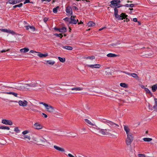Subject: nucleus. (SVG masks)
Returning <instances> with one entry per match:
<instances>
[{
  "mask_svg": "<svg viewBox=\"0 0 157 157\" xmlns=\"http://www.w3.org/2000/svg\"><path fill=\"white\" fill-rule=\"evenodd\" d=\"M97 130H98L99 133L103 135H108L109 136H112L114 138H116L118 136V134L116 133V135L112 134L109 132L111 131L109 129H102L98 128H97Z\"/></svg>",
  "mask_w": 157,
  "mask_h": 157,
  "instance_id": "obj_1",
  "label": "nucleus"
},
{
  "mask_svg": "<svg viewBox=\"0 0 157 157\" xmlns=\"http://www.w3.org/2000/svg\"><path fill=\"white\" fill-rule=\"evenodd\" d=\"M114 15L116 19L118 20H122L128 16L124 13H122L120 15L118 14V10L116 7L114 9Z\"/></svg>",
  "mask_w": 157,
  "mask_h": 157,
  "instance_id": "obj_2",
  "label": "nucleus"
},
{
  "mask_svg": "<svg viewBox=\"0 0 157 157\" xmlns=\"http://www.w3.org/2000/svg\"><path fill=\"white\" fill-rule=\"evenodd\" d=\"M133 138L134 136L132 133L127 135L126 143L127 145H131V144L133 140Z\"/></svg>",
  "mask_w": 157,
  "mask_h": 157,
  "instance_id": "obj_3",
  "label": "nucleus"
},
{
  "mask_svg": "<svg viewBox=\"0 0 157 157\" xmlns=\"http://www.w3.org/2000/svg\"><path fill=\"white\" fill-rule=\"evenodd\" d=\"M120 2L121 1L120 0H112L110 2L111 5H112L113 6L116 7L117 8H119L123 6L122 5L119 4Z\"/></svg>",
  "mask_w": 157,
  "mask_h": 157,
  "instance_id": "obj_4",
  "label": "nucleus"
},
{
  "mask_svg": "<svg viewBox=\"0 0 157 157\" xmlns=\"http://www.w3.org/2000/svg\"><path fill=\"white\" fill-rule=\"evenodd\" d=\"M0 89L1 90L3 91L2 92H1V93L7 94V93H6L10 92L9 91L10 89V88L7 86H2L0 87Z\"/></svg>",
  "mask_w": 157,
  "mask_h": 157,
  "instance_id": "obj_5",
  "label": "nucleus"
},
{
  "mask_svg": "<svg viewBox=\"0 0 157 157\" xmlns=\"http://www.w3.org/2000/svg\"><path fill=\"white\" fill-rule=\"evenodd\" d=\"M102 122L104 123H105V124H108V125H109V126H112L114 127H116V126H117V127L119 126V125L118 124H117L116 123H115L111 121H109V120L103 121Z\"/></svg>",
  "mask_w": 157,
  "mask_h": 157,
  "instance_id": "obj_6",
  "label": "nucleus"
},
{
  "mask_svg": "<svg viewBox=\"0 0 157 157\" xmlns=\"http://www.w3.org/2000/svg\"><path fill=\"white\" fill-rule=\"evenodd\" d=\"M36 82H32L29 84H25V88L26 89L29 90L30 87H34L36 86Z\"/></svg>",
  "mask_w": 157,
  "mask_h": 157,
  "instance_id": "obj_7",
  "label": "nucleus"
},
{
  "mask_svg": "<svg viewBox=\"0 0 157 157\" xmlns=\"http://www.w3.org/2000/svg\"><path fill=\"white\" fill-rule=\"evenodd\" d=\"M16 87L17 89L20 90L26 89L25 88V84H23L21 83H18L16 84Z\"/></svg>",
  "mask_w": 157,
  "mask_h": 157,
  "instance_id": "obj_8",
  "label": "nucleus"
},
{
  "mask_svg": "<svg viewBox=\"0 0 157 157\" xmlns=\"http://www.w3.org/2000/svg\"><path fill=\"white\" fill-rule=\"evenodd\" d=\"M18 103L20 106L24 107L26 106L28 103V102L25 100L23 101L20 100L18 101Z\"/></svg>",
  "mask_w": 157,
  "mask_h": 157,
  "instance_id": "obj_9",
  "label": "nucleus"
},
{
  "mask_svg": "<svg viewBox=\"0 0 157 157\" xmlns=\"http://www.w3.org/2000/svg\"><path fill=\"white\" fill-rule=\"evenodd\" d=\"M47 110L50 113H52L54 111V108L52 106L48 104L45 107Z\"/></svg>",
  "mask_w": 157,
  "mask_h": 157,
  "instance_id": "obj_10",
  "label": "nucleus"
},
{
  "mask_svg": "<svg viewBox=\"0 0 157 157\" xmlns=\"http://www.w3.org/2000/svg\"><path fill=\"white\" fill-rule=\"evenodd\" d=\"M2 123L6 125H12L13 124V122L10 120L3 119L2 120Z\"/></svg>",
  "mask_w": 157,
  "mask_h": 157,
  "instance_id": "obj_11",
  "label": "nucleus"
},
{
  "mask_svg": "<svg viewBox=\"0 0 157 157\" xmlns=\"http://www.w3.org/2000/svg\"><path fill=\"white\" fill-rule=\"evenodd\" d=\"M34 128L36 129H40L42 128L43 126L39 123H36L34 124Z\"/></svg>",
  "mask_w": 157,
  "mask_h": 157,
  "instance_id": "obj_12",
  "label": "nucleus"
},
{
  "mask_svg": "<svg viewBox=\"0 0 157 157\" xmlns=\"http://www.w3.org/2000/svg\"><path fill=\"white\" fill-rule=\"evenodd\" d=\"M75 17L71 16V17L70 19L71 20L69 21L70 24H76L77 23V22L78 21V20H75Z\"/></svg>",
  "mask_w": 157,
  "mask_h": 157,
  "instance_id": "obj_13",
  "label": "nucleus"
},
{
  "mask_svg": "<svg viewBox=\"0 0 157 157\" xmlns=\"http://www.w3.org/2000/svg\"><path fill=\"white\" fill-rule=\"evenodd\" d=\"M87 67H90L92 68H99L101 67V65L100 64H95L94 65H87Z\"/></svg>",
  "mask_w": 157,
  "mask_h": 157,
  "instance_id": "obj_14",
  "label": "nucleus"
},
{
  "mask_svg": "<svg viewBox=\"0 0 157 157\" xmlns=\"http://www.w3.org/2000/svg\"><path fill=\"white\" fill-rule=\"evenodd\" d=\"M124 130L126 132V135L132 133L130 132V129L128 126L125 125H124Z\"/></svg>",
  "mask_w": 157,
  "mask_h": 157,
  "instance_id": "obj_15",
  "label": "nucleus"
},
{
  "mask_svg": "<svg viewBox=\"0 0 157 157\" xmlns=\"http://www.w3.org/2000/svg\"><path fill=\"white\" fill-rule=\"evenodd\" d=\"M66 11L67 14L69 16L71 15L72 14V9L70 7H68L67 8Z\"/></svg>",
  "mask_w": 157,
  "mask_h": 157,
  "instance_id": "obj_16",
  "label": "nucleus"
},
{
  "mask_svg": "<svg viewBox=\"0 0 157 157\" xmlns=\"http://www.w3.org/2000/svg\"><path fill=\"white\" fill-rule=\"evenodd\" d=\"M54 147L55 149H56V150L59 151L61 152H64L65 151V150L63 148L60 147L58 146H57L56 145H54Z\"/></svg>",
  "mask_w": 157,
  "mask_h": 157,
  "instance_id": "obj_17",
  "label": "nucleus"
},
{
  "mask_svg": "<svg viewBox=\"0 0 157 157\" xmlns=\"http://www.w3.org/2000/svg\"><path fill=\"white\" fill-rule=\"evenodd\" d=\"M1 30H2V31L6 32V33H11L12 34H15V32L13 31L8 30L6 29H1Z\"/></svg>",
  "mask_w": 157,
  "mask_h": 157,
  "instance_id": "obj_18",
  "label": "nucleus"
},
{
  "mask_svg": "<svg viewBox=\"0 0 157 157\" xmlns=\"http://www.w3.org/2000/svg\"><path fill=\"white\" fill-rule=\"evenodd\" d=\"M38 53L37 55L40 57H46L48 56V53L46 54H42L41 53L38 52Z\"/></svg>",
  "mask_w": 157,
  "mask_h": 157,
  "instance_id": "obj_19",
  "label": "nucleus"
},
{
  "mask_svg": "<svg viewBox=\"0 0 157 157\" xmlns=\"http://www.w3.org/2000/svg\"><path fill=\"white\" fill-rule=\"evenodd\" d=\"M55 62L54 61L51 60H49L46 61V63L45 64L46 65L49 64L50 65H53L55 63Z\"/></svg>",
  "mask_w": 157,
  "mask_h": 157,
  "instance_id": "obj_20",
  "label": "nucleus"
},
{
  "mask_svg": "<svg viewBox=\"0 0 157 157\" xmlns=\"http://www.w3.org/2000/svg\"><path fill=\"white\" fill-rule=\"evenodd\" d=\"M20 52H21L26 53L28 52L29 51V48H25L20 49Z\"/></svg>",
  "mask_w": 157,
  "mask_h": 157,
  "instance_id": "obj_21",
  "label": "nucleus"
},
{
  "mask_svg": "<svg viewBox=\"0 0 157 157\" xmlns=\"http://www.w3.org/2000/svg\"><path fill=\"white\" fill-rule=\"evenodd\" d=\"M72 90H75V91H80L83 90V88L80 87H75L71 89Z\"/></svg>",
  "mask_w": 157,
  "mask_h": 157,
  "instance_id": "obj_22",
  "label": "nucleus"
},
{
  "mask_svg": "<svg viewBox=\"0 0 157 157\" xmlns=\"http://www.w3.org/2000/svg\"><path fill=\"white\" fill-rule=\"evenodd\" d=\"M152 91L153 92H155L157 90V84L154 85L151 87Z\"/></svg>",
  "mask_w": 157,
  "mask_h": 157,
  "instance_id": "obj_23",
  "label": "nucleus"
},
{
  "mask_svg": "<svg viewBox=\"0 0 157 157\" xmlns=\"http://www.w3.org/2000/svg\"><path fill=\"white\" fill-rule=\"evenodd\" d=\"M87 25L88 27H92L94 26L95 25V23L93 22L92 21H90L88 22Z\"/></svg>",
  "mask_w": 157,
  "mask_h": 157,
  "instance_id": "obj_24",
  "label": "nucleus"
},
{
  "mask_svg": "<svg viewBox=\"0 0 157 157\" xmlns=\"http://www.w3.org/2000/svg\"><path fill=\"white\" fill-rule=\"evenodd\" d=\"M130 76H132L133 77L136 78L137 79L139 78V77L135 73H131Z\"/></svg>",
  "mask_w": 157,
  "mask_h": 157,
  "instance_id": "obj_25",
  "label": "nucleus"
},
{
  "mask_svg": "<svg viewBox=\"0 0 157 157\" xmlns=\"http://www.w3.org/2000/svg\"><path fill=\"white\" fill-rule=\"evenodd\" d=\"M63 48L64 49H65L69 50H71L73 49V48L72 47L70 46H63Z\"/></svg>",
  "mask_w": 157,
  "mask_h": 157,
  "instance_id": "obj_26",
  "label": "nucleus"
},
{
  "mask_svg": "<svg viewBox=\"0 0 157 157\" xmlns=\"http://www.w3.org/2000/svg\"><path fill=\"white\" fill-rule=\"evenodd\" d=\"M154 100L155 102V105L153 106V108L157 112V98H155Z\"/></svg>",
  "mask_w": 157,
  "mask_h": 157,
  "instance_id": "obj_27",
  "label": "nucleus"
},
{
  "mask_svg": "<svg viewBox=\"0 0 157 157\" xmlns=\"http://www.w3.org/2000/svg\"><path fill=\"white\" fill-rule=\"evenodd\" d=\"M117 56V55L116 54H113V53H111L108 54L107 55V56H108V57H116Z\"/></svg>",
  "mask_w": 157,
  "mask_h": 157,
  "instance_id": "obj_28",
  "label": "nucleus"
},
{
  "mask_svg": "<svg viewBox=\"0 0 157 157\" xmlns=\"http://www.w3.org/2000/svg\"><path fill=\"white\" fill-rule=\"evenodd\" d=\"M67 31V29L66 28L63 27L61 29H59V32L61 33H65Z\"/></svg>",
  "mask_w": 157,
  "mask_h": 157,
  "instance_id": "obj_29",
  "label": "nucleus"
},
{
  "mask_svg": "<svg viewBox=\"0 0 157 157\" xmlns=\"http://www.w3.org/2000/svg\"><path fill=\"white\" fill-rule=\"evenodd\" d=\"M85 121L87 123V124H89L90 125L92 126H94V124L92 123L90 121L88 120L87 119H85Z\"/></svg>",
  "mask_w": 157,
  "mask_h": 157,
  "instance_id": "obj_30",
  "label": "nucleus"
},
{
  "mask_svg": "<svg viewBox=\"0 0 157 157\" xmlns=\"http://www.w3.org/2000/svg\"><path fill=\"white\" fill-rule=\"evenodd\" d=\"M6 93H7V94H12L16 97H17V95H18L17 94L13 92H8V93L6 92Z\"/></svg>",
  "mask_w": 157,
  "mask_h": 157,
  "instance_id": "obj_31",
  "label": "nucleus"
},
{
  "mask_svg": "<svg viewBox=\"0 0 157 157\" xmlns=\"http://www.w3.org/2000/svg\"><path fill=\"white\" fill-rule=\"evenodd\" d=\"M58 58L59 61L62 63H64L65 61V58H61L60 57H58Z\"/></svg>",
  "mask_w": 157,
  "mask_h": 157,
  "instance_id": "obj_32",
  "label": "nucleus"
},
{
  "mask_svg": "<svg viewBox=\"0 0 157 157\" xmlns=\"http://www.w3.org/2000/svg\"><path fill=\"white\" fill-rule=\"evenodd\" d=\"M143 140L145 142H149L152 140V139L149 138H144L143 139Z\"/></svg>",
  "mask_w": 157,
  "mask_h": 157,
  "instance_id": "obj_33",
  "label": "nucleus"
},
{
  "mask_svg": "<svg viewBox=\"0 0 157 157\" xmlns=\"http://www.w3.org/2000/svg\"><path fill=\"white\" fill-rule=\"evenodd\" d=\"M120 86L124 88H127L128 87L127 85L124 83H121L120 84Z\"/></svg>",
  "mask_w": 157,
  "mask_h": 157,
  "instance_id": "obj_34",
  "label": "nucleus"
},
{
  "mask_svg": "<svg viewBox=\"0 0 157 157\" xmlns=\"http://www.w3.org/2000/svg\"><path fill=\"white\" fill-rule=\"evenodd\" d=\"M0 129L9 130L10 128L8 126H1L0 127Z\"/></svg>",
  "mask_w": 157,
  "mask_h": 157,
  "instance_id": "obj_35",
  "label": "nucleus"
},
{
  "mask_svg": "<svg viewBox=\"0 0 157 157\" xmlns=\"http://www.w3.org/2000/svg\"><path fill=\"white\" fill-rule=\"evenodd\" d=\"M144 90L146 93L149 94H152L150 92V90L147 88H145Z\"/></svg>",
  "mask_w": 157,
  "mask_h": 157,
  "instance_id": "obj_36",
  "label": "nucleus"
},
{
  "mask_svg": "<svg viewBox=\"0 0 157 157\" xmlns=\"http://www.w3.org/2000/svg\"><path fill=\"white\" fill-rule=\"evenodd\" d=\"M59 8V6H57L56 8H54L53 10V12L55 13H56L57 12L58 9Z\"/></svg>",
  "mask_w": 157,
  "mask_h": 157,
  "instance_id": "obj_37",
  "label": "nucleus"
},
{
  "mask_svg": "<svg viewBox=\"0 0 157 157\" xmlns=\"http://www.w3.org/2000/svg\"><path fill=\"white\" fill-rule=\"evenodd\" d=\"M7 3L12 5L15 4L14 0H9L7 2Z\"/></svg>",
  "mask_w": 157,
  "mask_h": 157,
  "instance_id": "obj_38",
  "label": "nucleus"
},
{
  "mask_svg": "<svg viewBox=\"0 0 157 157\" xmlns=\"http://www.w3.org/2000/svg\"><path fill=\"white\" fill-rule=\"evenodd\" d=\"M26 109L27 110H31L33 111H34V112H38V110H36V109H33V108H26Z\"/></svg>",
  "mask_w": 157,
  "mask_h": 157,
  "instance_id": "obj_39",
  "label": "nucleus"
},
{
  "mask_svg": "<svg viewBox=\"0 0 157 157\" xmlns=\"http://www.w3.org/2000/svg\"><path fill=\"white\" fill-rule=\"evenodd\" d=\"M87 59H90L91 60H93L95 59V56H88L86 58Z\"/></svg>",
  "mask_w": 157,
  "mask_h": 157,
  "instance_id": "obj_40",
  "label": "nucleus"
},
{
  "mask_svg": "<svg viewBox=\"0 0 157 157\" xmlns=\"http://www.w3.org/2000/svg\"><path fill=\"white\" fill-rule=\"evenodd\" d=\"M124 6H125V7H133L134 6V4H131L129 5L128 4H126Z\"/></svg>",
  "mask_w": 157,
  "mask_h": 157,
  "instance_id": "obj_41",
  "label": "nucleus"
},
{
  "mask_svg": "<svg viewBox=\"0 0 157 157\" xmlns=\"http://www.w3.org/2000/svg\"><path fill=\"white\" fill-rule=\"evenodd\" d=\"M15 4L19 3L23 1V0H14Z\"/></svg>",
  "mask_w": 157,
  "mask_h": 157,
  "instance_id": "obj_42",
  "label": "nucleus"
},
{
  "mask_svg": "<svg viewBox=\"0 0 157 157\" xmlns=\"http://www.w3.org/2000/svg\"><path fill=\"white\" fill-rule=\"evenodd\" d=\"M26 138H27L29 140H30L31 139V137L29 135H25L24 136V139H25Z\"/></svg>",
  "mask_w": 157,
  "mask_h": 157,
  "instance_id": "obj_43",
  "label": "nucleus"
},
{
  "mask_svg": "<svg viewBox=\"0 0 157 157\" xmlns=\"http://www.w3.org/2000/svg\"><path fill=\"white\" fill-rule=\"evenodd\" d=\"M55 35L56 36H57L58 37H60L61 38H62V37L63 36L62 35V34L60 33V34H57L56 33L55 34Z\"/></svg>",
  "mask_w": 157,
  "mask_h": 157,
  "instance_id": "obj_44",
  "label": "nucleus"
},
{
  "mask_svg": "<svg viewBox=\"0 0 157 157\" xmlns=\"http://www.w3.org/2000/svg\"><path fill=\"white\" fill-rule=\"evenodd\" d=\"M14 131L17 133H18L19 132L20 130L18 129V127H16L14 128Z\"/></svg>",
  "mask_w": 157,
  "mask_h": 157,
  "instance_id": "obj_45",
  "label": "nucleus"
},
{
  "mask_svg": "<svg viewBox=\"0 0 157 157\" xmlns=\"http://www.w3.org/2000/svg\"><path fill=\"white\" fill-rule=\"evenodd\" d=\"M139 157H145L146 155H145L142 154H140L138 155Z\"/></svg>",
  "mask_w": 157,
  "mask_h": 157,
  "instance_id": "obj_46",
  "label": "nucleus"
},
{
  "mask_svg": "<svg viewBox=\"0 0 157 157\" xmlns=\"http://www.w3.org/2000/svg\"><path fill=\"white\" fill-rule=\"evenodd\" d=\"M30 29L33 31H34L35 30V28L33 26H30Z\"/></svg>",
  "mask_w": 157,
  "mask_h": 157,
  "instance_id": "obj_47",
  "label": "nucleus"
},
{
  "mask_svg": "<svg viewBox=\"0 0 157 157\" xmlns=\"http://www.w3.org/2000/svg\"><path fill=\"white\" fill-rule=\"evenodd\" d=\"M40 141H41L43 143H44L46 141V140L44 138H42V139H40Z\"/></svg>",
  "mask_w": 157,
  "mask_h": 157,
  "instance_id": "obj_48",
  "label": "nucleus"
},
{
  "mask_svg": "<svg viewBox=\"0 0 157 157\" xmlns=\"http://www.w3.org/2000/svg\"><path fill=\"white\" fill-rule=\"evenodd\" d=\"M29 133V131L28 130H25L22 133L23 135H25Z\"/></svg>",
  "mask_w": 157,
  "mask_h": 157,
  "instance_id": "obj_49",
  "label": "nucleus"
},
{
  "mask_svg": "<svg viewBox=\"0 0 157 157\" xmlns=\"http://www.w3.org/2000/svg\"><path fill=\"white\" fill-rule=\"evenodd\" d=\"M63 20L65 21H69H69H70V18L68 17H66L63 19Z\"/></svg>",
  "mask_w": 157,
  "mask_h": 157,
  "instance_id": "obj_50",
  "label": "nucleus"
},
{
  "mask_svg": "<svg viewBox=\"0 0 157 157\" xmlns=\"http://www.w3.org/2000/svg\"><path fill=\"white\" fill-rule=\"evenodd\" d=\"M22 5H23V4L22 3H20L19 4L16 5L17 7H21Z\"/></svg>",
  "mask_w": 157,
  "mask_h": 157,
  "instance_id": "obj_51",
  "label": "nucleus"
},
{
  "mask_svg": "<svg viewBox=\"0 0 157 157\" xmlns=\"http://www.w3.org/2000/svg\"><path fill=\"white\" fill-rule=\"evenodd\" d=\"M122 72L123 73H125V74L128 75H130L131 73H130L128 72H126L125 71H122Z\"/></svg>",
  "mask_w": 157,
  "mask_h": 157,
  "instance_id": "obj_52",
  "label": "nucleus"
},
{
  "mask_svg": "<svg viewBox=\"0 0 157 157\" xmlns=\"http://www.w3.org/2000/svg\"><path fill=\"white\" fill-rule=\"evenodd\" d=\"M42 116L45 118H47L48 117L47 115L44 113H42Z\"/></svg>",
  "mask_w": 157,
  "mask_h": 157,
  "instance_id": "obj_53",
  "label": "nucleus"
},
{
  "mask_svg": "<svg viewBox=\"0 0 157 157\" xmlns=\"http://www.w3.org/2000/svg\"><path fill=\"white\" fill-rule=\"evenodd\" d=\"M40 104L43 105L45 107H46L48 105L47 104L43 102H41L40 103Z\"/></svg>",
  "mask_w": 157,
  "mask_h": 157,
  "instance_id": "obj_54",
  "label": "nucleus"
},
{
  "mask_svg": "<svg viewBox=\"0 0 157 157\" xmlns=\"http://www.w3.org/2000/svg\"><path fill=\"white\" fill-rule=\"evenodd\" d=\"M30 26H30V25H28V26H25V28H26V30H28L29 29H30Z\"/></svg>",
  "mask_w": 157,
  "mask_h": 157,
  "instance_id": "obj_55",
  "label": "nucleus"
},
{
  "mask_svg": "<svg viewBox=\"0 0 157 157\" xmlns=\"http://www.w3.org/2000/svg\"><path fill=\"white\" fill-rule=\"evenodd\" d=\"M30 2L29 0H25V2H24V4H25L26 3H29Z\"/></svg>",
  "mask_w": 157,
  "mask_h": 157,
  "instance_id": "obj_56",
  "label": "nucleus"
},
{
  "mask_svg": "<svg viewBox=\"0 0 157 157\" xmlns=\"http://www.w3.org/2000/svg\"><path fill=\"white\" fill-rule=\"evenodd\" d=\"M48 18H47V17H45L44 19V21L45 22H46L48 21Z\"/></svg>",
  "mask_w": 157,
  "mask_h": 157,
  "instance_id": "obj_57",
  "label": "nucleus"
},
{
  "mask_svg": "<svg viewBox=\"0 0 157 157\" xmlns=\"http://www.w3.org/2000/svg\"><path fill=\"white\" fill-rule=\"evenodd\" d=\"M9 50H10L9 49H8L7 50H2L1 51V52L2 53L4 52H5L6 51H9Z\"/></svg>",
  "mask_w": 157,
  "mask_h": 157,
  "instance_id": "obj_58",
  "label": "nucleus"
},
{
  "mask_svg": "<svg viewBox=\"0 0 157 157\" xmlns=\"http://www.w3.org/2000/svg\"><path fill=\"white\" fill-rule=\"evenodd\" d=\"M148 108H149V109L150 110H152V107H150V105L149 104H148Z\"/></svg>",
  "mask_w": 157,
  "mask_h": 157,
  "instance_id": "obj_59",
  "label": "nucleus"
},
{
  "mask_svg": "<svg viewBox=\"0 0 157 157\" xmlns=\"http://www.w3.org/2000/svg\"><path fill=\"white\" fill-rule=\"evenodd\" d=\"M30 52L31 53H33L34 52L37 53L38 52H37L36 51H34L33 50H32L30 51Z\"/></svg>",
  "mask_w": 157,
  "mask_h": 157,
  "instance_id": "obj_60",
  "label": "nucleus"
},
{
  "mask_svg": "<svg viewBox=\"0 0 157 157\" xmlns=\"http://www.w3.org/2000/svg\"><path fill=\"white\" fill-rule=\"evenodd\" d=\"M133 21L134 22H137V19L136 18H134L133 19Z\"/></svg>",
  "mask_w": 157,
  "mask_h": 157,
  "instance_id": "obj_61",
  "label": "nucleus"
},
{
  "mask_svg": "<svg viewBox=\"0 0 157 157\" xmlns=\"http://www.w3.org/2000/svg\"><path fill=\"white\" fill-rule=\"evenodd\" d=\"M73 8L74 9H75L76 10H78V9L77 7H76V6H73Z\"/></svg>",
  "mask_w": 157,
  "mask_h": 157,
  "instance_id": "obj_62",
  "label": "nucleus"
},
{
  "mask_svg": "<svg viewBox=\"0 0 157 157\" xmlns=\"http://www.w3.org/2000/svg\"><path fill=\"white\" fill-rule=\"evenodd\" d=\"M127 17H126L124 18L126 19V21H129V19H128L127 18Z\"/></svg>",
  "mask_w": 157,
  "mask_h": 157,
  "instance_id": "obj_63",
  "label": "nucleus"
},
{
  "mask_svg": "<svg viewBox=\"0 0 157 157\" xmlns=\"http://www.w3.org/2000/svg\"><path fill=\"white\" fill-rule=\"evenodd\" d=\"M54 29L56 31H59V29L55 28Z\"/></svg>",
  "mask_w": 157,
  "mask_h": 157,
  "instance_id": "obj_64",
  "label": "nucleus"
}]
</instances>
